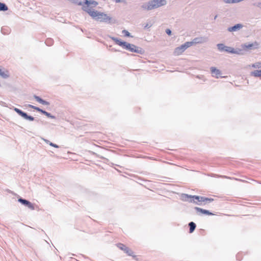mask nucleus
Returning a JSON list of instances; mask_svg holds the SVG:
<instances>
[{
    "label": "nucleus",
    "mask_w": 261,
    "mask_h": 261,
    "mask_svg": "<svg viewBox=\"0 0 261 261\" xmlns=\"http://www.w3.org/2000/svg\"><path fill=\"white\" fill-rule=\"evenodd\" d=\"M110 38L115 41V42L123 48L133 53H136L140 54H143L144 50L140 47L137 46L134 44L128 43L126 42L122 41L120 39L114 37H111Z\"/></svg>",
    "instance_id": "obj_1"
},
{
    "label": "nucleus",
    "mask_w": 261,
    "mask_h": 261,
    "mask_svg": "<svg viewBox=\"0 0 261 261\" xmlns=\"http://www.w3.org/2000/svg\"><path fill=\"white\" fill-rule=\"evenodd\" d=\"M166 4L165 0H152L148 3L143 4L141 7L147 10H151L164 6Z\"/></svg>",
    "instance_id": "obj_2"
},
{
    "label": "nucleus",
    "mask_w": 261,
    "mask_h": 261,
    "mask_svg": "<svg viewBox=\"0 0 261 261\" xmlns=\"http://www.w3.org/2000/svg\"><path fill=\"white\" fill-rule=\"evenodd\" d=\"M95 14H94V16H92V17L97 20L108 22H110L111 20V18L106 14L97 11H95Z\"/></svg>",
    "instance_id": "obj_3"
},
{
    "label": "nucleus",
    "mask_w": 261,
    "mask_h": 261,
    "mask_svg": "<svg viewBox=\"0 0 261 261\" xmlns=\"http://www.w3.org/2000/svg\"><path fill=\"white\" fill-rule=\"evenodd\" d=\"M191 46V44L189 43L188 41L185 42L184 44L181 45L180 46L175 48L174 51V55L178 56L181 55L186 49Z\"/></svg>",
    "instance_id": "obj_4"
},
{
    "label": "nucleus",
    "mask_w": 261,
    "mask_h": 261,
    "mask_svg": "<svg viewBox=\"0 0 261 261\" xmlns=\"http://www.w3.org/2000/svg\"><path fill=\"white\" fill-rule=\"evenodd\" d=\"M193 200L199 205H205L213 200V199L207 198L204 197H192Z\"/></svg>",
    "instance_id": "obj_5"
},
{
    "label": "nucleus",
    "mask_w": 261,
    "mask_h": 261,
    "mask_svg": "<svg viewBox=\"0 0 261 261\" xmlns=\"http://www.w3.org/2000/svg\"><path fill=\"white\" fill-rule=\"evenodd\" d=\"M208 41V38L206 37H198L194 38L192 41H188L191 44V46L194 44H201L205 43Z\"/></svg>",
    "instance_id": "obj_6"
},
{
    "label": "nucleus",
    "mask_w": 261,
    "mask_h": 261,
    "mask_svg": "<svg viewBox=\"0 0 261 261\" xmlns=\"http://www.w3.org/2000/svg\"><path fill=\"white\" fill-rule=\"evenodd\" d=\"M259 44L256 41L254 42L253 43H246L242 45V47L243 49H248V50H252L256 49L258 47Z\"/></svg>",
    "instance_id": "obj_7"
},
{
    "label": "nucleus",
    "mask_w": 261,
    "mask_h": 261,
    "mask_svg": "<svg viewBox=\"0 0 261 261\" xmlns=\"http://www.w3.org/2000/svg\"><path fill=\"white\" fill-rule=\"evenodd\" d=\"M84 4L82 6L83 10L88 13L91 17H92V16H94V14H95V11L92 10V8L89 4H86L84 2Z\"/></svg>",
    "instance_id": "obj_8"
},
{
    "label": "nucleus",
    "mask_w": 261,
    "mask_h": 261,
    "mask_svg": "<svg viewBox=\"0 0 261 261\" xmlns=\"http://www.w3.org/2000/svg\"><path fill=\"white\" fill-rule=\"evenodd\" d=\"M118 247L122 250H123L128 255L133 256L134 257H135V256H134L133 251L127 247L125 246L124 244L120 243L118 245Z\"/></svg>",
    "instance_id": "obj_9"
},
{
    "label": "nucleus",
    "mask_w": 261,
    "mask_h": 261,
    "mask_svg": "<svg viewBox=\"0 0 261 261\" xmlns=\"http://www.w3.org/2000/svg\"><path fill=\"white\" fill-rule=\"evenodd\" d=\"M229 53L242 55L244 54V50L243 48H233L229 47Z\"/></svg>",
    "instance_id": "obj_10"
},
{
    "label": "nucleus",
    "mask_w": 261,
    "mask_h": 261,
    "mask_svg": "<svg viewBox=\"0 0 261 261\" xmlns=\"http://www.w3.org/2000/svg\"><path fill=\"white\" fill-rule=\"evenodd\" d=\"M243 28V25L241 23H238L234 26L229 27V32H237Z\"/></svg>",
    "instance_id": "obj_11"
},
{
    "label": "nucleus",
    "mask_w": 261,
    "mask_h": 261,
    "mask_svg": "<svg viewBox=\"0 0 261 261\" xmlns=\"http://www.w3.org/2000/svg\"><path fill=\"white\" fill-rule=\"evenodd\" d=\"M211 71L213 76H215L217 78H218L219 76H221V71L219 70L216 69L215 67H211Z\"/></svg>",
    "instance_id": "obj_12"
},
{
    "label": "nucleus",
    "mask_w": 261,
    "mask_h": 261,
    "mask_svg": "<svg viewBox=\"0 0 261 261\" xmlns=\"http://www.w3.org/2000/svg\"><path fill=\"white\" fill-rule=\"evenodd\" d=\"M0 76L3 79H7L10 76V73L8 70L4 69V70L0 68Z\"/></svg>",
    "instance_id": "obj_13"
},
{
    "label": "nucleus",
    "mask_w": 261,
    "mask_h": 261,
    "mask_svg": "<svg viewBox=\"0 0 261 261\" xmlns=\"http://www.w3.org/2000/svg\"><path fill=\"white\" fill-rule=\"evenodd\" d=\"M34 97L37 102H39L40 103H41L42 105L46 106L49 105V102L43 100L38 96L34 95Z\"/></svg>",
    "instance_id": "obj_14"
},
{
    "label": "nucleus",
    "mask_w": 261,
    "mask_h": 261,
    "mask_svg": "<svg viewBox=\"0 0 261 261\" xmlns=\"http://www.w3.org/2000/svg\"><path fill=\"white\" fill-rule=\"evenodd\" d=\"M84 3L86 4H89L92 8L95 7L98 5V3L96 1L93 0H85Z\"/></svg>",
    "instance_id": "obj_15"
},
{
    "label": "nucleus",
    "mask_w": 261,
    "mask_h": 261,
    "mask_svg": "<svg viewBox=\"0 0 261 261\" xmlns=\"http://www.w3.org/2000/svg\"><path fill=\"white\" fill-rule=\"evenodd\" d=\"M217 47L218 49L221 51H225L226 52H228V47L225 46L223 44H218Z\"/></svg>",
    "instance_id": "obj_16"
},
{
    "label": "nucleus",
    "mask_w": 261,
    "mask_h": 261,
    "mask_svg": "<svg viewBox=\"0 0 261 261\" xmlns=\"http://www.w3.org/2000/svg\"><path fill=\"white\" fill-rule=\"evenodd\" d=\"M251 75L255 77H261V70H254L251 73Z\"/></svg>",
    "instance_id": "obj_17"
},
{
    "label": "nucleus",
    "mask_w": 261,
    "mask_h": 261,
    "mask_svg": "<svg viewBox=\"0 0 261 261\" xmlns=\"http://www.w3.org/2000/svg\"><path fill=\"white\" fill-rule=\"evenodd\" d=\"M14 110L18 114H19L20 116H21L23 118V117L24 116L25 114H26V113L23 112L22 111H21V110L18 109V108H14Z\"/></svg>",
    "instance_id": "obj_18"
},
{
    "label": "nucleus",
    "mask_w": 261,
    "mask_h": 261,
    "mask_svg": "<svg viewBox=\"0 0 261 261\" xmlns=\"http://www.w3.org/2000/svg\"><path fill=\"white\" fill-rule=\"evenodd\" d=\"M8 9V8L5 4L0 2V11H6Z\"/></svg>",
    "instance_id": "obj_19"
},
{
    "label": "nucleus",
    "mask_w": 261,
    "mask_h": 261,
    "mask_svg": "<svg viewBox=\"0 0 261 261\" xmlns=\"http://www.w3.org/2000/svg\"><path fill=\"white\" fill-rule=\"evenodd\" d=\"M189 225L190 226V232L192 233L196 228V224L194 222H191Z\"/></svg>",
    "instance_id": "obj_20"
},
{
    "label": "nucleus",
    "mask_w": 261,
    "mask_h": 261,
    "mask_svg": "<svg viewBox=\"0 0 261 261\" xmlns=\"http://www.w3.org/2000/svg\"><path fill=\"white\" fill-rule=\"evenodd\" d=\"M251 67L255 68H261V62H256L252 64Z\"/></svg>",
    "instance_id": "obj_21"
},
{
    "label": "nucleus",
    "mask_w": 261,
    "mask_h": 261,
    "mask_svg": "<svg viewBox=\"0 0 261 261\" xmlns=\"http://www.w3.org/2000/svg\"><path fill=\"white\" fill-rule=\"evenodd\" d=\"M23 118L27 120H29L30 121H34L35 120V118L33 116H29L27 113L25 114L24 116L23 117Z\"/></svg>",
    "instance_id": "obj_22"
},
{
    "label": "nucleus",
    "mask_w": 261,
    "mask_h": 261,
    "mask_svg": "<svg viewBox=\"0 0 261 261\" xmlns=\"http://www.w3.org/2000/svg\"><path fill=\"white\" fill-rule=\"evenodd\" d=\"M84 2H85V0H74V3L78 5L82 6L84 4Z\"/></svg>",
    "instance_id": "obj_23"
},
{
    "label": "nucleus",
    "mask_w": 261,
    "mask_h": 261,
    "mask_svg": "<svg viewBox=\"0 0 261 261\" xmlns=\"http://www.w3.org/2000/svg\"><path fill=\"white\" fill-rule=\"evenodd\" d=\"M122 33L124 34L125 36L126 37H132L130 34L126 30H124L122 31Z\"/></svg>",
    "instance_id": "obj_24"
},
{
    "label": "nucleus",
    "mask_w": 261,
    "mask_h": 261,
    "mask_svg": "<svg viewBox=\"0 0 261 261\" xmlns=\"http://www.w3.org/2000/svg\"><path fill=\"white\" fill-rule=\"evenodd\" d=\"M19 201L21 202L22 203H23V204H25V205L27 204H28V203L29 202V201H27L26 200L22 199H19Z\"/></svg>",
    "instance_id": "obj_25"
},
{
    "label": "nucleus",
    "mask_w": 261,
    "mask_h": 261,
    "mask_svg": "<svg viewBox=\"0 0 261 261\" xmlns=\"http://www.w3.org/2000/svg\"><path fill=\"white\" fill-rule=\"evenodd\" d=\"M29 107H30V108H31L33 109H34V110H36V111H38V112H39V111H40V109H40L39 108L37 107H35V106H33V105H29Z\"/></svg>",
    "instance_id": "obj_26"
},
{
    "label": "nucleus",
    "mask_w": 261,
    "mask_h": 261,
    "mask_svg": "<svg viewBox=\"0 0 261 261\" xmlns=\"http://www.w3.org/2000/svg\"><path fill=\"white\" fill-rule=\"evenodd\" d=\"M45 116H46L47 117H48L49 118H52V119L56 118L55 116L51 115L50 113H48L47 112L45 114Z\"/></svg>",
    "instance_id": "obj_27"
},
{
    "label": "nucleus",
    "mask_w": 261,
    "mask_h": 261,
    "mask_svg": "<svg viewBox=\"0 0 261 261\" xmlns=\"http://www.w3.org/2000/svg\"><path fill=\"white\" fill-rule=\"evenodd\" d=\"M26 205L31 210H34V208L33 205L30 202H29Z\"/></svg>",
    "instance_id": "obj_28"
},
{
    "label": "nucleus",
    "mask_w": 261,
    "mask_h": 261,
    "mask_svg": "<svg viewBox=\"0 0 261 261\" xmlns=\"http://www.w3.org/2000/svg\"><path fill=\"white\" fill-rule=\"evenodd\" d=\"M45 43L47 45H50L52 43V40L50 39H48L46 41Z\"/></svg>",
    "instance_id": "obj_29"
},
{
    "label": "nucleus",
    "mask_w": 261,
    "mask_h": 261,
    "mask_svg": "<svg viewBox=\"0 0 261 261\" xmlns=\"http://www.w3.org/2000/svg\"><path fill=\"white\" fill-rule=\"evenodd\" d=\"M49 145L51 146L54 147L55 148H59V146L58 145H57L56 144H54V143H53L52 142L49 143Z\"/></svg>",
    "instance_id": "obj_30"
},
{
    "label": "nucleus",
    "mask_w": 261,
    "mask_h": 261,
    "mask_svg": "<svg viewBox=\"0 0 261 261\" xmlns=\"http://www.w3.org/2000/svg\"><path fill=\"white\" fill-rule=\"evenodd\" d=\"M166 33L168 35H171V33H172V32L169 29H167L166 30Z\"/></svg>",
    "instance_id": "obj_31"
},
{
    "label": "nucleus",
    "mask_w": 261,
    "mask_h": 261,
    "mask_svg": "<svg viewBox=\"0 0 261 261\" xmlns=\"http://www.w3.org/2000/svg\"><path fill=\"white\" fill-rule=\"evenodd\" d=\"M202 212L203 213L206 214L207 215H212V214L211 213H210L208 211H206V210H202Z\"/></svg>",
    "instance_id": "obj_32"
},
{
    "label": "nucleus",
    "mask_w": 261,
    "mask_h": 261,
    "mask_svg": "<svg viewBox=\"0 0 261 261\" xmlns=\"http://www.w3.org/2000/svg\"><path fill=\"white\" fill-rule=\"evenodd\" d=\"M240 2L239 0H229V3H237Z\"/></svg>",
    "instance_id": "obj_33"
},
{
    "label": "nucleus",
    "mask_w": 261,
    "mask_h": 261,
    "mask_svg": "<svg viewBox=\"0 0 261 261\" xmlns=\"http://www.w3.org/2000/svg\"><path fill=\"white\" fill-rule=\"evenodd\" d=\"M152 24H148V23H147L145 26H144V28L145 29H148V28H149L151 27Z\"/></svg>",
    "instance_id": "obj_34"
},
{
    "label": "nucleus",
    "mask_w": 261,
    "mask_h": 261,
    "mask_svg": "<svg viewBox=\"0 0 261 261\" xmlns=\"http://www.w3.org/2000/svg\"><path fill=\"white\" fill-rule=\"evenodd\" d=\"M39 112H41L42 114H44L45 115V114L46 113V111H44V110H43L42 109H40Z\"/></svg>",
    "instance_id": "obj_35"
},
{
    "label": "nucleus",
    "mask_w": 261,
    "mask_h": 261,
    "mask_svg": "<svg viewBox=\"0 0 261 261\" xmlns=\"http://www.w3.org/2000/svg\"><path fill=\"white\" fill-rule=\"evenodd\" d=\"M39 112H41L42 114H44L45 115V114L46 113V111H44V110H43L42 109H40Z\"/></svg>",
    "instance_id": "obj_36"
},
{
    "label": "nucleus",
    "mask_w": 261,
    "mask_h": 261,
    "mask_svg": "<svg viewBox=\"0 0 261 261\" xmlns=\"http://www.w3.org/2000/svg\"><path fill=\"white\" fill-rule=\"evenodd\" d=\"M43 140V141L47 144H48L49 145V143H50V142L47 140V139H42Z\"/></svg>",
    "instance_id": "obj_37"
},
{
    "label": "nucleus",
    "mask_w": 261,
    "mask_h": 261,
    "mask_svg": "<svg viewBox=\"0 0 261 261\" xmlns=\"http://www.w3.org/2000/svg\"><path fill=\"white\" fill-rule=\"evenodd\" d=\"M180 196H193V195H191V194H185V193H182V194H181Z\"/></svg>",
    "instance_id": "obj_38"
},
{
    "label": "nucleus",
    "mask_w": 261,
    "mask_h": 261,
    "mask_svg": "<svg viewBox=\"0 0 261 261\" xmlns=\"http://www.w3.org/2000/svg\"><path fill=\"white\" fill-rule=\"evenodd\" d=\"M256 6L258 8H261V2L260 3H258L257 4H256Z\"/></svg>",
    "instance_id": "obj_39"
},
{
    "label": "nucleus",
    "mask_w": 261,
    "mask_h": 261,
    "mask_svg": "<svg viewBox=\"0 0 261 261\" xmlns=\"http://www.w3.org/2000/svg\"><path fill=\"white\" fill-rule=\"evenodd\" d=\"M223 1L226 4L228 3V0H223Z\"/></svg>",
    "instance_id": "obj_40"
},
{
    "label": "nucleus",
    "mask_w": 261,
    "mask_h": 261,
    "mask_svg": "<svg viewBox=\"0 0 261 261\" xmlns=\"http://www.w3.org/2000/svg\"><path fill=\"white\" fill-rule=\"evenodd\" d=\"M116 3H120L121 2V0H115Z\"/></svg>",
    "instance_id": "obj_41"
},
{
    "label": "nucleus",
    "mask_w": 261,
    "mask_h": 261,
    "mask_svg": "<svg viewBox=\"0 0 261 261\" xmlns=\"http://www.w3.org/2000/svg\"><path fill=\"white\" fill-rule=\"evenodd\" d=\"M8 193H9V194H13V192H11V191H8Z\"/></svg>",
    "instance_id": "obj_42"
},
{
    "label": "nucleus",
    "mask_w": 261,
    "mask_h": 261,
    "mask_svg": "<svg viewBox=\"0 0 261 261\" xmlns=\"http://www.w3.org/2000/svg\"><path fill=\"white\" fill-rule=\"evenodd\" d=\"M217 15H216V16H215V17L214 19H216V18H217Z\"/></svg>",
    "instance_id": "obj_43"
}]
</instances>
